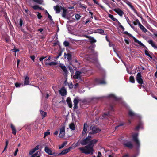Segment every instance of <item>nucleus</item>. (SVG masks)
Here are the masks:
<instances>
[{
  "label": "nucleus",
  "mask_w": 157,
  "mask_h": 157,
  "mask_svg": "<svg viewBox=\"0 0 157 157\" xmlns=\"http://www.w3.org/2000/svg\"><path fill=\"white\" fill-rule=\"evenodd\" d=\"M98 140L94 139L90 141L87 145L80 147L79 149L82 153L86 155H92L94 153V145L98 142Z\"/></svg>",
  "instance_id": "f257e3e1"
},
{
  "label": "nucleus",
  "mask_w": 157,
  "mask_h": 157,
  "mask_svg": "<svg viewBox=\"0 0 157 157\" xmlns=\"http://www.w3.org/2000/svg\"><path fill=\"white\" fill-rule=\"evenodd\" d=\"M124 33L125 34L128 35L130 37H132L133 39L135 42L137 43L140 46H141L144 48H145L146 49H147V47L144 45L142 42H141V41H139L134 37L133 36L132 34L128 33V32L125 31L124 32Z\"/></svg>",
  "instance_id": "f03ea898"
},
{
  "label": "nucleus",
  "mask_w": 157,
  "mask_h": 157,
  "mask_svg": "<svg viewBox=\"0 0 157 157\" xmlns=\"http://www.w3.org/2000/svg\"><path fill=\"white\" fill-rule=\"evenodd\" d=\"M138 134L137 133H135L132 135V140L135 143L136 148L139 149L140 147V144L138 139Z\"/></svg>",
  "instance_id": "7ed1b4c3"
},
{
  "label": "nucleus",
  "mask_w": 157,
  "mask_h": 157,
  "mask_svg": "<svg viewBox=\"0 0 157 157\" xmlns=\"http://www.w3.org/2000/svg\"><path fill=\"white\" fill-rule=\"evenodd\" d=\"M136 79L138 83L140 84L144 88V83L140 72H139L137 74Z\"/></svg>",
  "instance_id": "20e7f679"
},
{
  "label": "nucleus",
  "mask_w": 157,
  "mask_h": 157,
  "mask_svg": "<svg viewBox=\"0 0 157 157\" xmlns=\"http://www.w3.org/2000/svg\"><path fill=\"white\" fill-rule=\"evenodd\" d=\"M65 127L63 126L60 128V133L59 136V138H63L65 136Z\"/></svg>",
  "instance_id": "39448f33"
},
{
  "label": "nucleus",
  "mask_w": 157,
  "mask_h": 157,
  "mask_svg": "<svg viewBox=\"0 0 157 157\" xmlns=\"http://www.w3.org/2000/svg\"><path fill=\"white\" fill-rule=\"evenodd\" d=\"M92 131L89 132V134H94L99 132L101 130L98 127L96 126H94L92 129Z\"/></svg>",
  "instance_id": "423d86ee"
},
{
  "label": "nucleus",
  "mask_w": 157,
  "mask_h": 157,
  "mask_svg": "<svg viewBox=\"0 0 157 157\" xmlns=\"http://www.w3.org/2000/svg\"><path fill=\"white\" fill-rule=\"evenodd\" d=\"M125 147H127L129 149H132L134 147V145L130 141H128L123 144Z\"/></svg>",
  "instance_id": "0eeeda50"
},
{
  "label": "nucleus",
  "mask_w": 157,
  "mask_h": 157,
  "mask_svg": "<svg viewBox=\"0 0 157 157\" xmlns=\"http://www.w3.org/2000/svg\"><path fill=\"white\" fill-rule=\"evenodd\" d=\"M90 141L88 140L87 138L82 139L79 141V143L82 146H86L89 143Z\"/></svg>",
  "instance_id": "6e6552de"
},
{
  "label": "nucleus",
  "mask_w": 157,
  "mask_h": 157,
  "mask_svg": "<svg viewBox=\"0 0 157 157\" xmlns=\"http://www.w3.org/2000/svg\"><path fill=\"white\" fill-rule=\"evenodd\" d=\"M112 115L110 113V111H108V113H105L102 115L101 118L102 119H109L110 118V117Z\"/></svg>",
  "instance_id": "1a4fd4ad"
},
{
  "label": "nucleus",
  "mask_w": 157,
  "mask_h": 157,
  "mask_svg": "<svg viewBox=\"0 0 157 157\" xmlns=\"http://www.w3.org/2000/svg\"><path fill=\"white\" fill-rule=\"evenodd\" d=\"M113 11L120 16H122L124 14L123 11L119 8H115L113 9Z\"/></svg>",
  "instance_id": "9d476101"
},
{
  "label": "nucleus",
  "mask_w": 157,
  "mask_h": 157,
  "mask_svg": "<svg viewBox=\"0 0 157 157\" xmlns=\"http://www.w3.org/2000/svg\"><path fill=\"white\" fill-rule=\"evenodd\" d=\"M63 8L61 6H59L58 5H57L56 6H54V8L56 11V13H59Z\"/></svg>",
  "instance_id": "9b49d317"
},
{
  "label": "nucleus",
  "mask_w": 157,
  "mask_h": 157,
  "mask_svg": "<svg viewBox=\"0 0 157 157\" xmlns=\"http://www.w3.org/2000/svg\"><path fill=\"white\" fill-rule=\"evenodd\" d=\"M81 72L79 71H77L75 73V75L73 76V78L75 79H81V77L80 75Z\"/></svg>",
  "instance_id": "f8f14e48"
},
{
  "label": "nucleus",
  "mask_w": 157,
  "mask_h": 157,
  "mask_svg": "<svg viewBox=\"0 0 157 157\" xmlns=\"http://www.w3.org/2000/svg\"><path fill=\"white\" fill-rule=\"evenodd\" d=\"M71 148V147H70L69 148H66L63 150L62 152L59 153L58 155H65V154L67 153L68 152H69L70 151V149Z\"/></svg>",
  "instance_id": "ddd939ff"
},
{
  "label": "nucleus",
  "mask_w": 157,
  "mask_h": 157,
  "mask_svg": "<svg viewBox=\"0 0 157 157\" xmlns=\"http://www.w3.org/2000/svg\"><path fill=\"white\" fill-rule=\"evenodd\" d=\"M88 124L86 123H85L84 124L83 129L82 132V136L85 135L87 132Z\"/></svg>",
  "instance_id": "4468645a"
},
{
  "label": "nucleus",
  "mask_w": 157,
  "mask_h": 157,
  "mask_svg": "<svg viewBox=\"0 0 157 157\" xmlns=\"http://www.w3.org/2000/svg\"><path fill=\"white\" fill-rule=\"evenodd\" d=\"M59 92L62 96H64L67 94V91L65 89L64 87H62L60 90H59Z\"/></svg>",
  "instance_id": "2eb2a0df"
},
{
  "label": "nucleus",
  "mask_w": 157,
  "mask_h": 157,
  "mask_svg": "<svg viewBox=\"0 0 157 157\" xmlns=\"http://www.w3.org/2000/svg\"><path fill=\"white\" fill-rule=\"evenodd\" d=\"M147 42L149 44H151L155 49H156L157 50V46L155 45L154 42L152 40H148Z\"/></svg>",
  "instance_id": "dca6fc26"
},
{
  "label": "nucleus",
  "mask_w": 157,
  "mask_h": 157,
  "mask_svg": "<svg viewBox=\"0 0 157 157\" xmlns=\"http://www.w3.org/2000/svg\"><path fill=\"white\" fill-rule=\"evenodd\" d=\"M66 102L70 108H72V103L71 101V99L70 97H68L66 99Z\"/></svg>",
  "instance_id": "f3484780"
},
{
  "label": "nucleus",
  "mask_w": 157,
  "mask_h": 157,
  "mask_svg": "<svg viewBox=\"0 0 157 157\" xmlns=\"http://www.w3.org/2000/svg\"><path fill=\"white\" fill-rule=\"evenodd\" d=\"M29 78L28 76H26L25 78L24 81V85H30Z\"/></svg>",
  "instance_id": "a211bd4d"
},
{
  "label": "nucleus",
  "mask_w": 157,
  "mask_h": 157,
  "mask_svg": "<svg viewBox=\"0 0 157 157\" xmlns=\"http://www.w3.org/2000/svg\"><path fill=\"white\" fill-rule=\"evenodd\" d=\"M95 81L96 82L99 83L100 84H106V82L104 80V78L102 79L100 78H97L96 79Z\"/></svg>",
  "instance_id": "6ab92c4d"
},
{
  "label": "nucleus",
  "mask_w": 157,
  "mask_h": 157,
  "mask_svg": "<svg viewBox=\"0 0 157 157\" xmlns=\"http://www.w3.org/2000/svg\"><path fill=\"white\" fill-rule=\"evenodd\" d=\"M64 56L65 58L68 60H71L72 59V55L71 52L68 53L67 54L66 53H64Z\"/></svg>",
  "instance_id": "aec40b11"
},
{
  "label": "nucleus",
  "mask_w": 157,
  "mask_h": 157,
  "mask_svg": "<svg viewBox=\"0 0 157 157\" xmlns=\"http://www.w3.org/2000/svg\"><path fill=\"white\" fill-rule=\"evenodd\" d=\"M45 151L48 154L50 155H52V151L47 146H46L44 148Z\"/></svg>",
  "instance_id": "412c9836"
},
{
  "label": "nucleus",
  "mask_w": 157,
  "mask_h": 157,
  "mask_svg": "<svg viewBox=\"0 0 157 157\" xmlns=\"http://www.w3.org/2000/svg\"><path fill=\"white\" fill-rule=\"evenodd\" d=\"M10 126L12 130V133L15 135L16 133V130L15 126L12 124H11Z\"/></svg>",
  "instance_id": "4be33fe9"
},
{
  "label": "nucleus",
  "mask_w": 157,
  "mask_h": 157,
  "mask_svg": "<svg viewBox=\"0 0 157 157\" xmlns=\"http://www.w3.org/2000/svg\"><path fill=\"white\" fill-rule=\"evenodd\" d=\"M139 27L140 29L144 33H146L147 30L146 29V28L143 25L141 24H140L139 25Z\"/></svg>",
  "instance_id": "5701e85b"
},
{
  "label": "nucleus",
  "mask_w": 157,
  "mask_h": 157,
  "mask_svg": "<svg viewBox=\"0 0 157 157\" xmlns=\"http://www.w3.org/2000/svg\"><path fill=\"white\" fill-rule=\"evenodd\" d=\"M63 10V13H62V16L63 17L65 18L66 17L67 14V10L63 7L62 9Z\"/></svg>",
  "instance_id": "b1692460"
},
{
  "label": "nucleus",
  "mask_w": 157,
  "mask_h": 157,
  "mask_svg": "<svg viewBox=\"0 0 157 157\" xmlns=\"http://www.w3.org/2000/svg\"><path fill=\"white\" fill-rule=\"evenodd\" d=\"M40 114H41V116L43 117V118L46 117L47 116V113L46 112H45L41 110H40Z\"/></svg>",
  "instance_id": "393cba45"
},
{
  "label": "nucleus",
  "mask_w": 157,
  "mask_h": 157,
  "mask_svg": "<svg viewBox=\"0 0 157 157\" xmlns=\"http://www.w3.org/2000/svg\"><path fill=\"white\" fill-rule=\"evenodd\" d=\"M69 128L72 130H75V126L73 123H71L69 125Z\"/></svg>",
  "instance_id": "a878e982"
},
{
  "label": "nucleus",
  "mask_w": 157,
  "mask_h": 157,
  "mask_svg": "<svg viewBox=\"0 0 157 157\" xmlns=\"http://www.w3.org/2000/svg\"><path fill=\"white\" fill-rule=\"evenodd\" d=\"M67 144V141H65L63 142L62 144L61 145L59 146V149H61L63 148V147H64Z\"/></svg>",
  "instance_id": "bb28decb"
},
{
  "label": "nucleus",
  "mask_w": 157,
  "mask_h": 157,
  "mask_svg": "<svg viewBox=\"0 0 157 157\" xmlns=\"http://www.w3.org/2000/svg\"><path fill=\"white\" fill-rule=\"evenodd\" d=\"M109 17L113 21H117V19L114 18L113 16L112 15L109 14Z\"/></svg>",
  "instance_id": "cd10ccee"
},
{
  "label": "nucleus",
  "mask_w": 157,
  "mask_h": 157,
  "mask_svg": "<svg viewBox=\"0 0 157 157\" xmlns=\"http://www.w3.org/2000/svg\"><path fill=\"white\" fill-rule=\"evenodd\" d=\"M129 6L131 8V9L133 11L134 13L136 14L137 15H138V13L137 11L135 9L134 7L132 5H131Z\"/></svg>",
  "instance_id": "c85d7f7f"
},
{
  "label": "nucleus",
  "mask_w": 157,
  "mask_h": 157,
  "mask_svg": "<svg viewBox=\"0 0 157 157\" xmlns=\"http://www.w3.org/2000/svg\"><path fill=\"white\" fill-rule=\"evenodd\" d=\"M125 123L122 122L120 123V124H119L115 128L116 129H117L119 127L123 126L125 124Z\"/></svg>",
  "instance_id": "c756f323"
},
{
  "label": "nucleus",
  "mask_w": 157,
  "mask_h": 157,
  "mask_svg": "<svg viewBox=\"0 0 157 157\" xmlns=\"http://www.w3.org/2000/svg\"><path fill=\"white\" fill-rule=\"evenodd\" d=\"M129 81L130 82L132 83H134L135 82V79L133 76H131L129 77Z\"/></svg>",
  "instance_id": "7c9ffc66"
},
{
  "label": "nucleus",
  "mask_w": 157,
  "mask_h": 157,
  "mask_svg": "<svg viewBox=\"0 0 157 157\" xmlns=\"http://www.w3.org/2000/svg\"><path fill=\"white\" fill-rule=\"evenodd\" d=\"M45 64L51 66L52 65H57V63L54 62H52L48 63H46Z\"/></svg>",
  "instance_id": "2f4dec72"
},
{
  "label": "nucleus",
  "mask_w": 157,
  "mask_h": 157,
  "mask_svg": "<svg viewBox=\"0 0 157 157\" xmlns=\"http://www.w3.org/2000/svg\"><path fill=\"white\" fill-rule=\"evenodd\" d=\"M145 54L151 58L152 59V57L150 55L149 53V52L146 50H145L144 51Z\"/></svg>",
  "instance_id": "473e14b6"
},
{
  "label": "nucleus",
  "mask_w": 157,
  "mask_h": 157,
  "mask_svg": "<svg viewBox=\"0 0 157 157\" xmlns=\"http://www.w3.org/2000/svg\"><path fill=\"white\" fill-rule=\"evenodd\" d=\"M89 39L90 40V42L91 44L95 43L96 42V40L93 37H90Z\"/></svg>",
  "instance_id": "72a5a7b5"
},
{
  "label": "nucleus",
  "mask_w": 157,
  "mask_h": 157,
  "mask_svg": "<svg viewBox=\"0 0 157 157\" xmlns=\"http://www.w3.org/2000/svg\"><path fill=\"white\" fill-rule=\"evenodd\" d=\"M104 31L102 29H98L97 30L96 33L101 34H103L104 33Z\"/></svg>",
  "instance_id": "f704fd0d"
},
{
  "label": "nucleus",
  "mask_w": 157,
  "mask_h": 157,
  "mask_svg": "<svg viewBox=\"0 0 157 157\" xmlns=\"http://www.w3.org/2000/svg\"><path fill=\"white\" fill-rule=\"evenodd\" d=\"M128 115L131 117L134 116L136 115L135 114L131 111H129Z\"/></svg>",
  "instance_id": "c9c22d12"
},
{
  "label": "nucleus",
  "mask_w": 157,
  "mask_h": 157,
  "mask_svg": "<svg viewBox=\"0 0 157 157\" xmlns=\"http://www.w3.org/2000/svg\"><path fill=\"white\" fill-rule=\"evenodd\" d=\"M94 1V3L98 5L102 9L104 8V7L102 5H100L98 2L96 0H93Z\"/></svg>",
  "instance_id": "e433bc0d"
},
{
  "label": "nucleus",
  "mask_w": 157,
  "mask_h": 157,
  "mask_svg": "<svg viewBox=\"0 0 157 157\" xmlns=\"http://www.w3.org/2000/svg\"><path fill=\"white\" fill-rule=\"evenodd\" d=\"M50 134V132H49V130H47V131L44 133V138H45L46 136L48 135H49Z\"/></svg>",
  "instance_id": "4c0bfd02"
},
{
  "label": "nucleus",
  "mask_w": 157,
  "mask_h": 157,
  "mask_svg": "<svg viewBox=\"0 0 157 157\" xmlns=\"http://www.w3.org/2000/svg\"><path fill=\"white\" fill-rule=\"evenodd\" d=\"M74 104H78L79 102V100L78 99L75 98L73 100Z\"/></svg>",
  "instance_id": "58836bf2"
},
{
  "label": "nucleus",
  "mask_w": 157,
  "mask_h": 157,
  "mask_svg": "<svg viewBox=\"0 0 157 157\" xmlns=\"http://www.w3.org/2000/svg\"><path fill=\"white\" fill-rule=\"evenodd\" d=\"M127 19H127V22L129 24V25H130V26H131V27L132 28H133V29L134 28V26H133L131 24V21H130V20H129V19L128 18V17H127Z\"/></svg>",
  "instance_id": "ea45409f"
},
{
  "label": "nucleus",
  "mask_w": 157,
  "mask_h": 157,
  "mask_svg": "<svg viewBox=\"0 0 157 157\" xmlns=\"http://www.w3.org/2000/svg\"><path fill=\"white\" fill-rule=\"evenodd\" d=\"M63 52V51H60L58 53V56H56V59H58L60 56H61L62 53Z\"/></svg>",
  "instance_id": "a19ab883"
},
{
  "label": "nucleus",
  "mask_w": 157,
  "mask_h": 157,
  "mask_svg": "<svg viewBox=\"0 0 157 157\" xmlns=\"http://www.w3.org/2000/svg\"><path fill=\"white\" fill-rule=\"evenodd\" d=\"M36 151L34 149V148H33L31 150H30L29 152V155H32L33 153L35 152Z\"/></svg>",
  "instance_id": "79ce46f5"
},
{
  "label": "nucleus",
  "mask_w": 157,
  "mask_h": 157,
  "mask_svg": "<svg viewBox=\"0 0 157 157\" xmlns=\"http://www.w3.org/2000/svg\"><path fill=\"white\" fill-rule=\"evenodd\" d=\"M23 24V21L21 18H20L19 20V26L20 27H21Z\"/></svg>",
  "instance_id": "37998d69"
},
{
  "label": "nucleus",
  "mask_w": 157,
  "mask_h": 157,
  "mask_svg": "<svg viewBox=\"0 0 157 157\" xmlns=\"http://www.w3.org/2000/svg\"><path fill=\"white\" fill-rule=\"evenodd\" d=\"M63 44L65 47L68 46L69 44V43L68 42L65 41L63 42Z\"/></svg>",
  "instance_id": "c03bdc74"
},
{
  "label": "nucleus",
  "mask_w": 157,
  "mask_h": 157,
  "mask_svg": "<svg viewBox=\"0 0 157 157\" xmlns=\"http://www.w3.org/2000/svg\"><path fill=\"white\" fill-rule=\"evenodd\" d=\"M11 51L16 53L17 52H18L19 51V49H16V47H14V48L13 49H12Z\"/></svg>",
  "instance_id": "a18cd8bd"
},
{
  "label": "nucleus",
  "mask_w": 157,
  "mask_h": 157,
  "mask_svg": "<svg viewBox=\"0 0 157 157\" xmlns=\"http://www.w3.org/2000/svg\"><path fill=\"white\" fill-rule=\"evenodd\" d=\"M43 1L42 0H36L35 2L39 4H42Z\"/></svg>",
  "instance_id": "49530a36"
},
{
  "label": "nucleus",
  "mask_w": 157,
  "mask_h": 157,
  "mask_svg": "<svg viewBox=\"0 0 157 157\" xmlns=\"http://www.w3.org/2000/svg\"><path fill=\"white\" fill-rule=\"evenodd\" d=\"M37 13H38V14L37 15V16L38 18L39 19H41L42 17V16L41 15V13H39V12H37Z\"/></svg>",
  "instance_id": "de8ad7c7"
},
{
  "label": "nucleus",
  "mask_w": 157,
  "mask_h": 157,
  "mask_svg": "<svg viewBox=\"0 0 157 157\" xmlns=\"http://www.w3.org/2000/svg\"><path fill=\"white\" fill-rule=\"evenodd\" d=\"M32 8L35 10H36L38 9L39 6L36 5L32 6Z\"/></svg>",
  "instance_id": "09e8293b"
},
{
  "label": "nucleus",
  "mask_w": 157,
  "mask_h": 157,
  "mask_svg": "<svg viewBox=\"0 0 157 157\" xmlns=\"http://www.w3.org/2000/svg\"><path fill=\"white\" fill-rule=\"evenodd\" d=\"M81 17V16L78 14H76L75 16V18L77 20H79Z\"/></svg>",
  "instance_id": "8fccbe9b"
},
{
  "label": "nucleus",
  "mask_w": 157,
  "mask_h": 157,
  "mask_svg": "<svg viewBox=\"0 0 157 157\" xmlns=\"http://www.w3.org/2000/svg\"><path fill=\"white\" fill-rule=\"evenodd\" d=\"M140 125H142V124L140 122L139 123L138 125L136 127L135 129L136 130H138L140 128Z\"/></svg>",
  "instance_id": "3c124183"
},
{
  "label": "nucleus",
  "mask_w": 157,
  "mask_h": 157,
  "mask_svg": "<svg viewBox=\"0 0 157 157\" xmlns=\"http://www.w3.org/2000/svg\"><path fill=\"white\" fill-rule=\"evenodd\" d=\"M140 125H142V124L140 122L139 123L138 125L136 127L135 129L136 130H138L140 128Z\"/></svg>",
  "instance_id": "603ef678"
},
{
  "label": "nucleus",
  "mask_w": 157,
  "mask_h": 157,
  "mask_svg": "<svg viewBox=\"0 0 157 157\" xmlns=\"http://www.w3.org/2000/svg\"><path fill=\"white\" fill-rule=\"evenodd\" d=\"M78 104H74V106L73 109L74 111H75V109H77L78 108Z\"/></svg>",
  "instance_id": "864d4df0"
},
{
  "label": "nucleus",
  "mask_w": 157,
  "mask_h": 157,
  "mask_svg": "<svg viewBox=\"0 0 157 157\" xmlns=\"http://www.w3.org/2000/svg\"><path fill=\"white\" fill-rule=\"evenodd\" d=\"M63 72L64 73V75H67V74L68 73V71H67V68H66V69H64L63 70Z\"/></svg>",
  "instance_id": "5fc2aeb1"
},
{
  "label": "nucleus",
  "mask_w": 157,
  "mask_h": 157,
  "mask_svg": "<svg viewBox=\"0 0 157 157\" xmlns=\"http://www.w3.org/2000/svg\"><path fill=\"white\" fill-rule=\"evenodd\" d=\"M59 154V153H56L55 152H52V155H54V156H55L60 155H58Z\"/></svg>",
  "instance_id": "6e6d98bb"
},
{
  "label": "nucleus",
  "mask_w": 157,
  "mask_h": 157,
  "mask_svg": "<svg viewBox=\"0 0 157 157\" xmlns=\"http://www.w3.org/2000/svg\"><path fill=\"white\" fill-rule=\"evenodd\" d=\"M19 150L18 148L16 149L14 153V156H16L17 154V152H18Z\"/></svg>",
  "instance_id": "4d7b16f0"
},
{
  "label": "nucleus",
  "mask_w": 157,
  "mask_h": 157,
  "mask_svg": "<svg viewBox=\"0 0 157 157\" xmlns=\"http://www.w3.org/2000/svg\"><path fill=\"white\" fill-rule=\"evenodd\" d=\"M30 58L33 62L35 61V56L34 55L30 56Z\"/></svg>",
  "instance_id": "13d9d810"
},
{
  "label": "nucleus",
  "mask_w": 157,
  "mask_h": 157,
  "mask_svg": "<svg viewBox=\"0 0 157 157\" xmlns=\"http://www.w3.org/2000/svg\"><path fill=\"white\" fill-rule=\"evenodd\" d=\"M21 85V83H19L17 82L16 83H15V86L16 87H19Z\"/></svg>",
  "instance_id": "bf43d9fd"
},
{
  "label": "nucleus",
  "mask_w": 157,
  "mask_h": 157,
  "mask_svg": "<svg viewBox=\"0 0 157 157\" xmlns=\"http://www.w3.org/2000/svg\"><path fill=\"white\" fill-rule=\"evenodd\" d=\"M38 155V152H37L34 154H32L31 157H36V156H37V155Z\"/></svg>",
  "instance_id": "052dcab7"
},
{
  "label": "nucleus",
  "mask_w": 157,
  "mask_h": 157,
  "mask_svg": "<svg viewBox=\"0 0 157 157\" xmlns=\"http://www.w3.org/2000/svg\"><path fill=\"white\" fill-rule=\"evenodd\" d=\"M109 109L110 110H111V111H113L114 110H113V106L112 105H110Z\"/></svg>",
  "instance_id": "680f3d73"
},
{
  "label": "nucleus",
  "mask_w": 157,
  "mask_h": 157,
  "mask_svg": "<svg viewBox=\"0 0 157 157\" xmlns=\"http://www.w3.org/2000/svg\"><path fill=\"white\" fill-rule=\"evenodd\" d=\"M46 58V57H44V56H42L40 58H39V60L41 62H42V61H43V60L45 59V58Z\"/></svg>",
  "instance_id": "e2e57ef3"
},
{
  "label": "nucleus",
  "mask_w": 157,
  "mask_h": 157,
  "mask_svg": "<svg viewBox=\"0 0 157 157\" xmlns=\"http://www.w3.org/2000/svg\"><path fill=\"white\" fill-rule=\"evenodd\" d=\"M8 145V141H6V145H5L4 149L3 151H4L5 150V149L7 148Z\"/></svg>",
  "instance_id": "0e129e2a"
},
{
  "label": "nucleus",
  "mask_w": 157,
  "mask_h": 157,
  "mask_svg": "<svg viewBox=\"0 0 157 157\" xmlns=\"http://www.w3.org/2000/svg\"><path fill=\"white\" fill-rule=\"evenodd\" d=\"M40 146L39 145H37V146H36L34 148V149L35 150V151H36V150H38L39 149V148H40Z\"/></svg>",
  "instance_id": "69168bd1"
},
{
  "label": "nucleus",
  "mask_w": 157,
  "mask_h": 157,
  "mask_svg": "<svg viewBox=\"0 0 157 157\" xmlns=\"http://www.w3.org/2000/svg\"><path fill=\"white\" fill-rule=\"evenodd\" d=\"M127 5H128L130 2L128 0H123Z\"/></svg>",
  "instance_id": "338daca9"
},
{
  "label": "nucleus",
  "mask_w": 157,
  "mask_h": 157,
  "mask_svg": "<svg viewBox=\"0 0 157 157\" xmlns=\"http://www.w3.org/2000/svg\"><path fill=\"white\" fill-rule=\"evenodd\" d=\"M48 17L49 19L51 20V21H53V19L51 17V16L48 13Z\"/></svg>",
  "instance_id": "774afa93"
}]
</instances>
